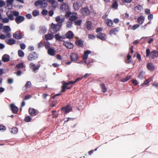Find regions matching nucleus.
I'll use <instances>...</instances> for the list:
<instances>
[{
  "instance_id": "1",
  "label": "nucleus",
  "mask_w": 158,
  "mask_h": 158,
  "mask_svg": "<svg viewBox=\"0 0 158 158\" xmlns=\"http://www.w3.org/2000/svg\"><path fill=\"white\" fill-rule=\"evenodd\" d=\"M65 16L66 18L69 17V20L72 22L75 21L78 18L77 15L76 13H72L69 11L66 12Z\"/></svg>"
},
{
  "instance_id": "2",
  "label": "nucleus",
  "mask_w": 158,
  "mask_h": 158,
  "mask_svg": "<svg viewBox=\"0 0 158 158\" xmlns=\"http://www.w3.org/2000/svg\"><path fill=\"white\" fill-rule=\"evenodd\" d=\"M62 24H55L53 23H52L50 27L51 32L52 33H55L59 30Z\"/></svg>"
},
{
  "instance_id": "3",
  "label": "nucleus",
  "mask_w": 158,
  "mask_h": 158,
  "mask_svg": "<svg viewBox=\"0 0 158 158\" xmlns=\"http://www.w3.org/2000/svg\"><path fill=\"white\" fill-rule=\"evenodd\" d=\"M74 81H69L68 82H65L63 84V85L61 87V92H64L66 90V86L70 84H75Z\"/></svg>"
},
{
  "instance_id": "4",
  "label": "nucleus",
  "mask_w": 158,
  "mask_h": 158,
  "mask_svg": "<svg viewBox=\"0 0 158 158\" xmlns=\"http://www.w3.org/2000/svg\"><path fill=\"white\" fill-rule=\"evenodd\" d=\"M30 68L32 69V71L35 73L36 71L38 70L40 67V65L39 64L35 66L32 62H31L29 64Z\"/></svg>"
},
{
  "instance_id": "5",
  "label": "nucleus",
  "mask_w": 158,
  "mask_h": 158,
  "mask_svg": "<svg viewBox=\"0 0 158 158\" xmlns=\"http://www.w3.org/2000/svg\"><path fill=\"white\" fill-rule=\"evenodd\" d=\"M37 55L35 52H32L27 57L28 60L29 61L34 60L37 58Z\"/></svg>"
},
{
  "instance_id": "6",
  "label": "nucleus",
  "mask_w": 158,
  "mask_h": 158,
  "mask_svg": "<svg viewBox=\"0 0 158 158\" xmlns=\"http://www.w3.org/2000/svg\"><path fill=\"white\" fill-rule=\"evenodd\" d=\"M28 112L29 114L31 116H35L39 113V111L37 110H36L34 108H29Z\"/></svg>"
},
{
  "instance_id": "7",
  "label": "nucleus",
  "mask_w": 158,
  "mask_h": 158,
  "mask_svg": "<svg viewBox=\"0 0 158 158\" xmlns=\"http://www.w3.org/2000/svg\"><path fill=\"white\" fill-rule=\"evenodd\" d=\"M80 12L81 13L85 15H88L90 13L89 10L87 7L81 8L80 10Z\"/></svg>"
},
{
  "instance_id": "8",
  "label": "nucleus",
  "mask_w": 158,
  "mask_h": 158,
  "mask_svg": "<svg viewBox=\"0 0 158 158\" xmlns=\"http://www.w3.org/2000/svg\"><path fill=\"white\" fill-rule=\"evenodd\" d=\"M13 37L17 39H20L23 37V35L19 31H17L13 34Z\"/></svg>"
},
{
  "instance_id": "9",
  "label": "nucleus",
  "mask_w": 158,
  "mask_h": 158,
  "mask_svg": "<svg viewBox=\"0 0 158 158\" xmlns=\"http://www.w3.org/2000/svg\"><path fill=\"white\" fill-rule=\"evenodd\" d=\"M133 53V50H131V52L128 53L127 57V60H125V61L127 63H129L131 62V58L132 54Z\"/></svg>"
},
{
  "instance_id": "10",
  "label": "nucleus",
  "mask_w": 158,
  "mask_h": 158,
  "mask_svg": "<svg viewBox=\"0 0 158 158\" xmlns=\"http://www.w3.org/2000/svg\"><path fill=\"white\" fill-rule=\"evenodd\" d=\"M61 110L65 114L69 113L72 110V108L69 105H68L61 108Z\"/></svg>"
},
{
  "instance_id": "11",
  "label": "nucleus",
  "mask_w": 158,
  "mask_h": 158,
  "mask_svg": "<svg viewBox=\"0 0 158 158\" xmlns=\"http://www.w3.org/2000/svg\"><path fill=\"white\" fill-rule=\"evenodd\" d=\"M64 18L61 16H58L55 18L56 21L58 23L62 24L64 22Z\"/></svg>"
},
{
  "instance_id": "12",
  "label": "nucleus",
  "mask_w": 158,
  "mask_h": 158,
  "mask_svg": "<svg viewBox=\"0 0 158 158\" xmlns=\"http://www.w3.org/2000/svg\"><path fill=\"white\" fill-rule=\"evenodd\" d=\"M146 66L148 70L151 72H152L155 70V67L153 64L151 62L148 63Z\"/></svg>"
},
{
  "instance_id": "13",
  "label": "nucleus",
  "mask_w": 158,
  "mask_h": 158,
  "mask_svg": "<svg viewBox=\"0 0 158 158\" xmlns=\"http://www.w3.org/2000/svg\"><path fill=\"white\" fill-rule=\"evenodd\" d=\"M10 109L15 114L17 113L18 110V109L17 107L15 106L14 104H11L10 105Z\"/></svg>"
},
{
  "instance_id": "14",
  "label": "nucleus",
  "mask_w": 158,
  "mask_h": 158,
  "mask_svg": "<svg viewBox=\"0 0 158 158\" xmlns=\"http://www.w3.org/2000/svg\"><path fill=\"white\" fill-rule=\"evenodd\" d=\"M91 53V51L88 50L85 52L84 54L82 56L83 59L85 63H86V60H87L88 56L89 54Z\"/></svg>"
},
{
  "instance_id": "15",
  "label": "nucleus",
  "mask_w": 158,
  "mask_h": 158,
  "mask_svg": "<svg viewBox=\"0 0 158 158\" xmlns=\"http://www.w3.org/2000/svg\"><path fill=\"white\" fill-rule=\"evenodd\" d=\"M24 20V17L22 16H19L16 17L15 21L16 23L18 24H19L23 21Z\"/></svg>"
},
{
  "instance_id": "16",
  "label": "nucleus",
  "mask_w": 158,
  "mask_h": 158,
  "mask_svg": "<svg viewBox=\"0 0 158 158\" xmlns=\"http://www.w3.org/2000/svg\"><path fill=\"white\" fill-rule=\"evenodd\" d=\"M70 58L72 61H76L78 60V55L77 53H72L70 55Z\"/></svg>"
},
{
  "instance_id": "17",
  "label": "nucleus",
  "mask_w": 158,
  "mask_h": 158,
  "mask_svg": "<svg viewBox=\"0 0 158 158\" xmlns=\"http://www.w3.org/2000/svg\"><path fill=\"white\" fill-rule=\"evenodd\" d=\"M55 37L56 39L57 40L60 41H62L63 39H64L66 38L65 35H63L61 36L60 35V34L59 33L56 34Z\"/></svg>"
},
{
  "instance_id": "18",
  "label": "nucleus",
  "mask_w": 158,
  "mask_h": 158,
  "mask_svg": "<svg viewBox=\"0 0 158 158\" xmlns=\"http://www.w3.org/2000/svg\"><path fill=\"white\" fill-rule=\"evenodd\" d=\"M119 30V28L118 27H117L115 28H114L112 29L110 32V35H115L118 33Z\"/></svg>"
},
{
  "instance_id": "19",
  "label": "nucleus",
  "mask_w": 158,
  "mask_h": 158,
  "mask_svg": "<svg viewBox=\"0 0 158 158\" xmlns=\"http://www.w3.org/2000/svg\"><path fill=\"white\" fill-rule=\"evenodd\" d=\"M66 38L71 39H72L74 36V34L73 32L71 31H68L65 35Z\"/></svg>"
},
{
  "instance_id": "20",
  "label": "nucleus",
  "mask_w": 158,
  "mask_h": 158,
  "mask_svg": "<svg viewBox=\"0 0 158 158\" xmlns=\"http://www.w3.org/2000/svg\"><path fill=\"white\" fill-rule=\"evenodd\" d=\"M6 42L9 45H12L15 44L16 40L13 39H9L8 40L6 39L5 40Z\"/></svg>"
},
{
  "instance_id": "21",
  "label": "nucleus",
  "mask_w": 158,
  "mask_h": 158,
  "mask_svg": "<svg viewBox=\"0 0 158 158\" xmlns=\"http://www.w3.org/2000/svg\"><path fill=\"white\" fill-rule=\"evenodd\" d=\"M49 3L51 4L53 7L55 8L58 6V3L55 0L47 1Z\"/></svg>"
},
{
  "instance_id": "22",
  "label": "nucleus",
  "mask_w": 158,
  "mask_h": 158,
  "mask_svg": "<svg viewBox=\"0 0 158 158\" xmlns=\"http://www.w3.org/2000/svg\"><path fill=\"white\" fill-rule=\"evenodd\" d=\"M150 55L152 56V59H154L155 57H157L158 56V50H153L152 51Z\"/></svg>"
},
{
  "instance_id": "23",
  "label": "nucleus",
  "mask_w": 158,
  "mask_h": 158,
  "mask_svg": "<svg viewBox=\"0 0 158 158\" xmlns=\"http://www.w3.org/2000/svg\"><path fill=\"white\" fill-rule=\"evenodd\" d=\"M14 0H7V7L8 9H10L12 8V4Z\"/></svg>"
},
{
  "instance_id": "24",
  "label": "nucleus",
  "mask_w": 158,
  "mask_h": 158,
  "mask_svg": "<svg viewBox=\"0 0 158 158\" xmlns=\"http://www.w3.org/2000/svg\"><path fill=\"white\" fill-rule=\"evenodd\" d=\"M97 37L102 40H106L105 34L102 33H98L97 35Z\"/></svg>"
},
{
  "instance_id": "25",
  "label": "nucleus",
  "mask_w": 158,
  "mask_h": 158,
  "mask_svg": "<svg viewBox=\"0 0 158 158\" xmlns=\"http://www.w3.org/2000/svg\"><path fill=\"white\" fill-rule=\"evenodd\" d=\"M47 31V28L45 26L40 27L39 28V32L40 34H44Z\"/></svg>"
},
{
  "instance_id": "26",
  "label": "nucleus",
  "mask_w": 158,
  "mask_h": 158,
  "mask_svg": "<svg viewBox=\"0 0 158 158\" xmlns=\"http://www.w3.org/2000/svg\"><path fill=\"white\" fill-rule=\"evenodd\" d=\"M80 3L79 2H75L73 4L74 9L75 10H78L80 7Z\"/></svg>"
},
{
  "instance_id": "27",
  "label": "nucleus",
  "mask_w": 158,
  "mask_h": 158,
  "mask_svg": "<svg viewBox=\"0 0 158 158\" xmlns=\"http://www.w3.org/2000/svg\"><path fill=\"white\" fill-rule=\"evenodd\" d=\"M2 60L5 62L9 61L10 60V57L8 55L5 54L2 56Z\"/></svg>"
},
{
  "instance_id": "28",
  "label": "nucleus",
  "mask_w": 158,
  "mask_h": 158,
  "mask_svg": "<svg viewBox=\"0 0 158 158\" xmlns=\"http://www.w3.org/2000/svg\"><path fill=\"white\" fill-rule=\"evenodd\" d=\"M64 45L67 48L69 49L73 48V44L70 42L65 43L64 44Z\"/></svg>"
},
{
  "instance_id": "29",
  "label": "nucleus",
  "mask_w": 158,
  "mask_h": 158,
  "mask_svg": "<svg viewBox=\"0 0 158 158\" xmlns=\"http://www.w3.org/2000/svg\"><path fill=\"white\" fill-rule=\"evenodd\" d=\"M3 31L4 33H7L11 31V29L9 26H4L3 27Z\"/></svg>"
},
{
  "instance_id": "30",
  "label": "nucleus",
  "mask_w": 158,
  "mask_h": 158,
  "mask_svg": "<svg viewBox=\"0 0 158 158\" xmlns=\"http://www.w3.org/2000/svg\"><path fill=\"white\" fill-rule=\"evenodd\" d=\"M114 2H113L112 7V8L115 10H117L118 9V4L116 0H113Z\"/></svg>"
},
{
  "instance_id": "31",
  "label": "nucleus",
  "mask_w": 158,
  "mask_h": 158,
  "mask_svg": "<svg viewBox=\"0 0 158 158\" xmlns=\"http://www.w3.org/2000/svg\"><path fill=\"white\" fill-rule=\"evenodd\" d=\"M144 19V17L143 16H141L138 18L137 19L138 22L140 24H142L143 23Z\"/></svg>"
},
{
  "instance_id": "32",
  "label": "nucleus",
  "mask_w": 158,
  "mask_h": 158,
  "mask_svg": "<svg viewBox=\"0 0 158 158\" xmlns=\"http://www.w3.org/2000/svg\"><path fill=\"white\" fill-rule=\"evenodd\" d=\"M53 35L52 34H48L45 35V38L47 40H51L53 38Z\"/></svg>"
},
{
  "instance_id": "33",
  "label": "nucleus",
  "mask_w": 158,
  "mask_h": 158,
  "mask_svg": "<svg viewBox=\"0 0 158 158\" xmlns=\"http://www.w3.org/2000/svg\"><path fill=\"white\" fill-rule=\"evenodd\" d=\"M25 67V66L24 65L23 63H21L17 64L16 66V69H19L21 68Z\"/></svg>"
},
{
  "instance_id": "34",
  "label": "nucleus",
  "mask_w": 158,
  "mask_h": 158,
  "mask_svg": "<svg viewBox=\"0 0 158 158\" xmlns=\"http://www.w3.org/2000/svg\"><path fill=\"white\" fill-rule=\"evenodd\" d=\"M106 23L107 25L109 27H111L113 24L112 21L110 19H106Z\"/></svg>"
},
{
  "instance_id": "35",
  "label": "nucleus",
  "mask_w": 158,
  "mask_h": 158,
  "mask_svg": "<svg viewBox=\"0 0 158 158\" xmlns=\"http://www.w3.org/2000/svg\"><path fill=\"white\" fill-rule=\"evenodd\" d=\"M83 42L80 40H78L76 41V45L79 47H81L83 45Z\"/></svg>"
},
{
  "instance_id": "36",
  "label": "nucleus",
  "mask_w": 158,
  "mask_h": 158,
  "mask_svg": "<svg viewBox=\"0 0 158 158\" xmlns=\"http://www.w3.org/2000/svg\"><path fill=\"white\" fill-rule=\"evenodd\" d=\"M134 9L136 11L139 12L143 9V7L142 6L138 5L135 7Z\"/></svg>"
},
{
  "instance_id": "37",
  "label": "nucleus",
  "mask_w": 158,
  "mask_h": 158,
  "mask_svg": "<svg viewBox=\"0 0 158 158\" xmlns=\"http://www.w3.org/2000/svg\"><path fill=\"white\" fill-rule=\"evenodd\" d=\"M9 12H7L6 14L7 15H8V18L11 20H13L14 19V17H13V15L12 14L11 12H10L11 13L9 14Z\"/></svg>"
},
{
  "instance_id": "38",
  "label": "nucleus",
  "mask_w": 158,
  "mask_h": 158,
  "mask_svg": "<svg viewBox=\"0 0 158 158\" xmlns=\"http://www.w3.org/2000/svg\"><path fill=\"white\" fill-rule=\"evenodd\" d=\"M56 52L55 50H48V54L51 56H54Z\"/></svg>"
},
{
  "instance_id": "39",
  "label": "nucleus",
  "mask_w": 158,
  "mask_h": 158,
  "mask_svg": "<svg viewBox=\"0 0 158 158\" xmlns=\"http://www.w3.org/2000/svg\"><path fill=\"white\" fill-rule=\"evenodd\" d=\"M86 26L88 30H90L92 28L91 23L89 21H87L86 23Z\"/></svg>"
},
{
  "instance_id": "40",
  "label": "nucleus",
  "mask_w": 158,
  "mask_h": 158,
  "mask_svg": "<svg viewBox=\"0 0 158 158\" xmlns=\"http://www.w3.org/2000/svg\"><path fill=\"white\" fill-rule=\"evenodd\" d=\"M152 80V77H149L148 79L144 81V82L142 84V85H144L148 84Z\"/></svg>"
},
{
  "instance_id": "41",
  "label": "nucleus",
  "mask_w": 158,
  "mask_h": 158,
  "mask_svg": "<svg viewBox=\"0 0 158 158\" xmlns=\"http://www.w3.org/2000/svg\"><path fill=\"white\" fill-rule=\"evenodd\" d=\"M101 86L102 91V92L104 93L106 91L107 89L105 86V85L104 84H102L100 85Z\"/></svg>"
},
{
  "instance_id": "42",
  "label": "nucleus",
  "mask_w": 158,
  "mask_h": 158,
  "mask_svg": "<svg viewBox=\"0 0 158 158\" xmlns=\"http://www.w3.org/2000/svg\"><path fill=\"white\" fill-rule=\"evenodd\" d=\"M131 77V76H127L125 78L122 79L121 81L123 82H125L129 80Z\"/></svg>"
},
{
  "instance_id": "43",
  "label": "nucleus",
  "mask_w": 158,
  "mask_h": 158,
  "mask_svg": "<svg viewBox=\"0 0 158 158\" xmlns=\"http://www.w3.org/2000/svg\"><path fill=\"white\" fill-rule=\"evenodd\" d=\"M66 24L67 28H70L72 26L73 23L72 21H68L66 22Z\"/></svg>"
},
{
  "instance_id": "44",
  "label": "nucleus",
  "mask_w": 158,
  "mask_h": 158,
  "mask_svg": "<svg viewBox=\"0 0 158 158\" xmlns=\"http://www.w3.org/2000/svg\"><path fill=\"white\" fill-rule=\"evenodd\" d=\"M31 85V83L30 81H27L25 84V85L24 86L25 89H26L28 88H29L30 87Z\"/></svg>"
},
{
  "instance_id": "45",
  "label": "nucleus",
  "mask_w": 158,
  "mask_h": 158,
  "mask_svg": "<svg viewBox=\"0 0 158 158\" xmlns=\"http://www.w3.org/2000/svg\"><path fill=\"white\" fill-rule=\"evenodd\" d=\"M67 6L66 4H63L60 6V9L63 11L65 10L67 8Z\"/></svg>"
},
{
  "instance_id": "46",
  "label": "nucleus",
  "mask_w": 158,
  "mask_h": 158,
  "mask_svg": "<svg viewBox=\"0 0 158 158\" xmlns=\"http://www.w3.org/2000/svg\"><path fill=\"white\" fill-rule=\"evenodd\" d=\"M145 73L143 71L140 72L138 76V77L141 79H142L144 77Z\"/></svg>"
},
{
  "instance_id": "47",
  "label": "nucleus",
  "mask_w": 158,
  "mask_h": 158,
  "mask_svg": "<svg viewBox=\"0 0 158 158\" xmlns=\"http://www.w3.org/2000/svg\"><path fill=\"white\" fill-rule=\"evenodd\" d=\"M18 129L16 127H13L12 128L11 132L14 134H15L17 133Z\"/></svg>"
},
{
  "instance_id": "48",
  "label": "nucleus",
  "mask_w": 158,
  "mask_h": 158,
  "mask_svg": "<svg viewBox=\"0 0 158 158\" xmlns=\"http://www.w3.org/2000/svg\"><path fill=\"white\" fill-rule=\"evenodd\" d=\"M31 119L32 118L31 117H30V116H28L25 117L24 119V120L26 122H29L31 121Z\"/></svg>"
},
{
  "instance_id": "49",
  "label": "nucleus",
  "mask_w": 158,
  "mask_h": 158,
  "mask_svg": "<svg viewBox=\"0 0 158 158\" xmlns=\"http://www.w3.org/2000/svg\"><path fill=\"white\" fill-rule=\"evenodd\" d=\"M39 11L36 10H34L32 11V14L34 16H36L39 15Z\"/></svg>"
},
{
  "instance_id": "50",
  "label": "nucleus",
  "mask_w": 158,
  "mask_h": 158,
  "mask_svg": "<svg viewBox=\"0 0 158 158\" xmlns=\"http://www.w3.org/2000/svg\"><path fill=\"white\" fill-rule=\"evenodd\" d=\"M56 112V110H52V111L53 118H57L58 117V114L55 113Z\"/></svg>"
},
{
  "instance_id": "51",
  "label": "nucleus",
  "mask_w": 158,
  "mask_h": 158,
  "mask_svg": "<svg viewBox=\"0 0 158 158\" xmlns=\"http://www.w3.org/2000/svg\"><path fill=\"white\" fill-rule=\"evenodd\" d=\"M82 22V21L81 20H79L77 21H75L74 22L75 25L77 26H80Z\"/></svg>"
},
{
  "instance_id": "52",
  "label": "nucleus",
  "mask_w": 158,
  "mask_h": 158,
  "mask_svg": "<svg viewBox=\"0 0 158 158\" xmlns=\"http://www.w3.org/2000/svg\"><path fill=\"white\" fill-rule=\"evenodd\" d=\"M19 56L20 57H23L24 56V53L22 50H19L18 52Z\"/></svg>"
},
{
  "instance_id": "53",
  "label": "nucleus",
  "mask_w": 158,
  "mask_h": 158,
  "mask_svg": "<svg viewBox=\"0 0 158 158\" xmlns=\"http://www.w3.org/2000/svg\"><path fill=\"white\" fill-rule=\"evenodd\" d=\"M10 12H11L12 14L15 16H18L19 15V12L16 11H11Z\"/></svg>"
},
{
  "instance_id": "54",
  "label": "nucleus",
  "mask_w": 158,
  "mask_h": 158,
  "mask_svg": "<svg viewBox=\"0 0 158 158\" xmlns=\"http://www.w3.org/2000/svg\"><path fill=\"white\" fill-rule=\"evenodd\" d=\"M45 48L47 49H53L52 48H51L50 47V44L49 43H46L45 44Z\"/></svg>"
},
{
  "instance_id": "55",
  "label": "nucleus",
  "mask_w": 158,
  "mask_h": 158,
  "mask_svg": "<svg viewBox=\"0 0 158 158\" xmlns=\"http://www.w3.org/2000/svg\"><path fill=\"white\" fill-rule=\"evenodd\" d=\"M47 6V3L45 2H43L42 1V3H41V6L42 7H45Z\"/></svg>"
},
{
  "instance_id": "56",
  "label": "nucleus",
  "mask_w": 158,
  "mask_h": 158,
  "mask_svg": "<svg viewBox=\"0 0 158 158\" xmlns=\"http://www.w3.org/2000/svg\"><path fill=\"white\" fill-rule=\"evenodd\" d=\"M139 27V24H136L134 25L132 27V29L133 30H135L137 28Z\"/></svg>"
},
{
  "instance_id": "57",
  "label": "nucleus",
  "mask_w": 158,
  "mask_h": 158,
  "mask_svg": "<svg viewBox=\"0 0 158 158\" xmlns=\"http://www.w3.org/2000/svg\"><path fill=\"white\" fill-rule=\"evenodd\" d=\"M42 3V1L41 0H39L38 1L36 2L35 3V6H38L39 5H41V3Z\"/></svg>"
},
{
  "instance_id": "58",
  "label": "nucleus",
  "mask_w": 158,
  "mask_h": 158,
  "mask_svg": "<svg viewBox=\"0 0 158 158\" xmlns=\"http://www.w3.org/2000/svg\"><path fill=\"white\" fill-rule=\"evenodd\" d=\"M122 2L123 4H125V3H130L132 0H122Z\"/></svg>"
},
{
  "instance_id": "59",
  "label": "nucleus",
  "mask_w": 158,
  "mask_h": 158,
  "mask_svg": "<svg viewBox=\"0 0 158 158\" xmlns=\"http://www.w3.org/2000/svg\"><path fill=\"white\" fill-rule=\"evenodd\" d=\"M9 19L7 18H6L2 19V22L4 23H7L9 22Z\"/></svg>"
},
{
  "instance_id": "60",
  "label": "nucleus",
  "mask_w": 158,
  "mask_h": 158,
  "mask_svg": "<svg viewBox=\"0 0 158 158\" xmlns=\"http://www.w3.org/2000/svg\"><path fill=\"white\" fill-rule=\"evenodd\" d=\"M20 46L21 49H24L26 48V45L24 44H21Z\"/></svg>"
},
{
  "instance_id": "61",
  "label": "nucleus",
  "mask_w": 158,
  "mask_h": 158,
  "mask_svg": "<svg viewBox=\"0 0 158 158\" xmlns=\"http://www.w3.org/2000/svg\"><path fill=\"white\" fill-rule=\"evenodd\" d=\"M88 38L91 39H94L95 38V36L93 35L89 34L88 35Z\"/></svg>"
},
{
  "instance_id": "62",
  "label": "nucleus",
  "mask_w": 158,
  "mask_h": 158,
  "mask_svg": "<svg viewBox=\"0 0 158 158\" xmlns=\"http://www.w3.org/2000/svg\"><path fill=\"white\" fill-rule=\"evenodd\" d=\"M48 11L45 10H44L42 12V14L43 15H46L47 14Z\"/></svg>"
},
{
  "instance_id": "63",
  "label": "nucleus",
  "mask_w": 158,
  "mask_h": 158,
  "mask_svg": "<svg viewBox=\"0 0 158 158\" xmlns=\"http://www.w3.org/2000/svg\"><path fill=\"white\" fill-rule=\"evenodd\" d=\"M31 97V96L29 95L28 94L25 97V98H24V100H27L29 99H30Z\"/></svg>"
},
{
  "instance_id": "64",
  "label": "nucleus",
  "mask_w": 158,
  "mask_h": 158,
  "mask_svg": "<svg viewBox=\"0 0 158 158\" xmlns=\"http://www.w3.org/2000/svg\"><path fill=\"white\" fill-rule=\"evenodd\" d=\"M13 82V79L12 78H9L7 80V82L9 84H11Z\"/></svg>"
}]
</instances>
